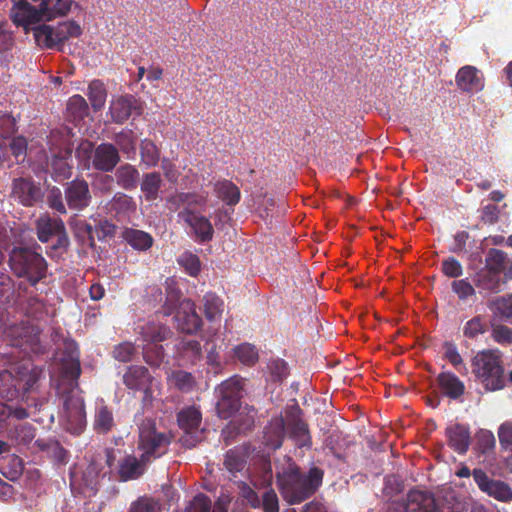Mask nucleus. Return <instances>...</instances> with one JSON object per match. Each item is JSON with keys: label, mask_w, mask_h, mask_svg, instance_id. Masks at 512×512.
<instances>
[{"label": "nucleus", "mask_w": 512, "mask_h": 512, "mask_svg": "<svg viewBox=\"0 0 512 512\" xmlns=\"http://www.w3.org/2000/svg\"><path fill=\"white\" fill-rule=\"evenodd\" d=\"M80 373L78 345L74 340H65L55 390L60 406L59 424L74 435L81 434L87 423L84 400L78 387Z\"/></svg>", "instance_id": "nucleus-1"}, {"label": "nucleus", "mask_w": 512, "mask_h": 512, "mask_svg": "<svg viewBox=\"0 0 512 512\" xmlns=\"http://www.w3.org/2000/svg\"><path fill=\"white\" fill-rule=\"evenodd\" d=\"M323 471L318 467H311L308 472H302L292 461H288L277 472V485L286 502L298 504L310 498L321 486Z\"/></svg>", "instance_id": "nucleus-2"}, {"label": "nucleus", "mask_w": 512, "mask_h": 512, "mask_svg": "<svg viewBox=\"0 0 512 512\" xmlns=\"http://www.w3.org/2000/svg\"><path fill=\"white\" fill-rule=\"evenodd\" d=\"M10 18L16 26L28 29L30 25L66 16L78 4L75 0H41L34 7L25 0H12Z\"/></svg>", "instance_id": "nucleus-3"}, {"label": "nucleus", "mask_w": 512, "mask_h": 512, "mask_svg": "<svg viewBox=\"0 0 512 512\" xmlns=\"http://www.w3.org/2000/svg\"><path fill=\"white\" fill-rule=\"evenodd\" d=\"M170 203L175 209L184 206L183 210L178 213V218L189 226L190 233L197 242L205 243L212 240L214 229L210 220L192 209L193 206H204L206 197L180 192L171 197Z\"/></svg>", "instance_id": "nucleus-4"}, {"label": "nucleus", "mask_w": 512, "mask_h": 512, "mask_svg": "<svg viewBox=\"0 0 512 512\" xmlns=\"http://www.w3.org/2000/svg\"><path fill=\"white\" fill-rule=\"evenodd\" d=\"M134 422L138 427V450L149 461L164 455L171 443L170 433L159 430L154 419L137 413Z\"/></svg>", "instance_id": "nucleus-5"}, {"label": "nucleus", "mask_w": 512, "mask_h": 512, "mask_svg": "<svg viewBox=\"0 0 512 512\" xmlns=\"http://www.w3.org/2000/svg\"><path fill=\"white\" fill-rule=\"evenodd\" d=\"M136 332L144 360L152 367H159L164 359L162 342L171 337L172 331L164 324L147 322L139 324Z\"/></svg>", "instance_id": "nucleus-6"}, {"label": "nucleus", "mask_w": 512, "mask_h": 512, "mask_svg": "<svg viewBox=\"0 0 512 512\" xmlns=\"http://www.w3.org/2000/svg\"><path fill=\"white\" fill-rule=\"evenodd\" d=\"M472 372L487 391H498L505 387L504 368L497 351L478 352L472 359Z\"/></svg>", "instance_id": "nucleus-7"}, {"label": "nucleus", "mask_w": 512, "mask_h": 512, "mask_svg": "<svg viewBox=\"0 0 512 512\" xmlns=\"http://www.w3.org/2000/svg\"><path fill=\"white\" fill-rule=\"evenodd\" d=\"M9 265L18 276L35 286L46 276L47 263L42 255L28 248L16 247L10 253Z\"/></svg>", "instance_id": "nucleus-8"}, {"label": "nucleus", "mask_w": 512, "mask_h": 512, "mask_svg": "<svg viewBox=\"0 0 512 512\" xmlns=\"http://www.w3.org/2000/svg\"><path fill=\"white\" fill-rule=\"evenodd\" d=\"M38 378L39 373L26 364L18 366L13 371L4 370L0 372V396L12 401L31 390Z\"/></svg>", "instance_id": "nucleus-9"}, {"label": "nucleus", "mask_w": 512, "mask_h": 512, "mask_svg": "<svg viewBox=\"0 0 512 512\" xmlns=\"http://www.w3.org/2000/svg\"><path fill=\"white\" fill-rule=\"evenodd\" d=\"M244 379L238 375L224 380L215 388L216 412L222 419L231 418L241 407Z\"/></svg>", "instance_id": "nucleus-10"}, {"label": "nucleus", "mask_w": 512, "mask_h": 512, "mask_svg": "<svg viewBox=\"0 0 512 512\" xmlns=\"http://www.w3.org/2000/svg\"><path fill=\"white\" fill-rule=\"evenodd\" d=\"M81 33L80 25L71 20L60 22L56 26L40 24L33 28L36 43L49 49L62 46L71 37H78Z\"/></svg>", "instance_id": "nucleus-11"}, {"label": "nucleus", "mask_w": 512, "mask_h": 512, "mask_svg": "<svg viewBox=\"0 0 512 512\" xmlns=\"http://www.w3.org/2000/svg\"><path fill=\"white\" fill-rule=\"evenodd\" d=\"M15 121L8 115L0 116V135L2 136L3 159L2 162L10 160L14 156L17 163L23 162L27 153V140L23 136L10 137L15 131Z\"/></svg>", "instance_id": "nucleus-12"}, {"label": "nucleus", "mask_w": 512, "mask_h": 512, "mask_svg": "<svg viewBox=\"0 0 512 512\" xmlns=\"http://www.w3.org/2000/svg\"><path fill=\"white\" fill-rule=\"evenodd\" d=\"M116 452L108 450L106 453V463L110 469H115L121 481L135 480L141 477L148 464L151 463L143 455L136 457L135 455H125L121 457L115 464Z\"/></svg>", "instance_id": "nucleus-13"}, {"label": "nucleus", "mask_w": 512, "mask_h": 512, "mask_svg": "<svg viewBox=\"0 0 512 512\" xmlns=\"http://www.w3.org/2000/svg\"><path fill=\"white\" fill-rule=\"evenodd\" d=\"M202 414L195 406H188L178 412L177 421L183 430L180 437L182 446L193 448L203 439V429H200Z\"/></svg>", "instance_id": "nucleus-14"}, {"label": "nucleus", "mask_w": 512, "mask_h": 512, "mask_svg": "<svg viewBox=\"0 0 512 512\" xmlns=\"http://www.w3.org/2000/svg\"><path fill=\"white\" fill-rule=\"evenodd\" d=\"M7 334L11 337L13 346L24 350L30 349L34 353H42L45 349L41 343L39 328L29 322L22 321L10 326Z\"/></svg>", "instance_id": "nucleus-15"}, {"label": "nucleus", "mask_w": 512, "mask_h": 512, "mask_svg": "<svg viewBox=\"0 0 512 512\" xmlns=\"http://www.w3.org/2000/svg\"><path fill=\"white\" fill-rule=\"evenodd\" d=\"M389 512H437L434 495L428 491L411 490L403 502L394 501Z\"/></svg>", "instance_id": "nucleus-16"}, {"label": "nucleus", "mask_w": 512, "mask_h": 512, "mask_svg": "<svg viewBox=\"0 0 512 512\" xmlns=\"http://www.w3.org/2000/svg\"><path fill=\"white\" fill-rule=\"evenodd\" d=\"M286 434L292 438L299 447H310L311 436L308 425L302 419V411L297 405H293L285 411Z\"/></svg>", "instance_id": "nucleus-17"}, {"label": "nucleus", "mask_w": 512, "mask_h": 512, "mask_svg": "<svg viewBox=\"0 0 512 512\" xmlns=\"http://www.w3.org/2000/svg\"><path fill=\"white\" fill-rule=\"evenodd\" d=\"M472 475L482 492L499 501L512 500V489L507 483L489 478L482 469H474Z\"/></svg>", "instance_id": "nucleus-18"}, {"label": "nucleus", "mask_w": 512, "mask_h": 512, "mask_svg": "<svg viewBox=\"0 0 512 512\" xmlns=\"http://www.w3.org/2000/svg\"><path fill=\"white\" fill-rule=\"evenodd\" d=\"M65 200L71 210L82 211L88 207L92 195L87 181L76 178L66 184Z\"/></svg>", "instance_id": "nucleus-19"}, {"label": "nucleus", "mask_w": 512, "mask_h": 512, "mask_svg": "<svg viewBox=\"0 0 512 512\" xmlns=\"http://www.w3.org/2000/svg\"><path fill=\"white\" fill-rule=\"evenodd\" d=\"M152 376L147 368L143 366H130L123 375V382L130 390L143 391V402L146 404L151 400L150 387Z\"/></svg>", "instance_id": "nucleus-20"}, {"label": "nucleus", "mask_w": 512, "mask_h": 512, "mask_svg": "<svg viewBox=\"0 0 512 512\" xmlns=\"http://www.w3.org/2000/svg\"><path fill=\"white\" fill-rule=\"evenodd\" d=\"M174 312L175 322L177 323L178 329L182 332L192 334L200 329L202 321L191 300H182Z\"/></svg>", "instance_id": "nucleus-21"}, {"label": "nucleus", "mask_w": 512, "mask_h": 512, "mask_svg": "<svg viewBox=\"0 0 512 512\" xmlns=\"http://www.w3.org/2000/svg\"><path fill=\"white\" fill-rule=\"evenodd\" d=\"M48 166L51 168L52 177L55 181L67 179L72 174V150L68 147L59 150L50 148Z\"/></svg>", "instance_id": "nucleus-22"}, {"label": "nucleus", "mask_w": 512, "mask_h": 512, "mask_svg": "<svg viewBox=\"0 0 512 512\" xmlns=\"http://www.w3.org/2000/svg\"><path fill=\"white\" fill-rule=\"evenodd\" d=\"M120 161L117 148L110 143H101L93 152L92 166L102 172H111Z\"/></svg>", "instance_id": "nucleus-23"}, {"label": "nucleus", "mask_w": 512, "mask_h": 512, "mask_svg": "<svg viewBox=\"0 0 512 512\" xmlns=\"http://www.w3.org/2000/svg\"><path fill=\"white\" fill-rule=\"evenodd\" d=\"M12 195L24 206H32L41 199L42 191L33 181L18 178L13 181Z\"/></svg>", "instance_id": "nucleus-24"}, {"label": "nucleus", "mask_w": 512, "mask_h": 512, "mask_svg": "<svg viewBox=\"0 0 512 512\" xmlns=\"http://www.w3.org/2000/svg\"><path fill=\"white\" fill-rule=\"evenodd\" d=\"M472 281L478 292L486 297L491 294L499 293L502 290L504 282L501 275L485 268L479 269L472 277Z\"/></svg>", "instance_id": "nucleus-25"}, {"label": "nucleus", "mask_w": 512, "mask_h": 512, "mask_svg": "<svg viewBox=\"0 0 512 512\" xmlns=\"http://www.w3.org/2000/svg\"><path fill=\"white\" fill-rule=\"evenodd\" d=\"M457 86L468 93H477L484 88L480 72L473 66L462 67L456 75Z\"/></svg>", "instance_id": "nucleus-26"}, {"label": "nucleus", "mask_w": 512, "mask_h": 512, "mask_svg": "<svg viewBox=\"0 0 512 512\" xmlns=\"http://www.w3.org/2000/svg\"><path fill=\"white\" fill-rule=\"evenodd\" d=\"M115 232V225L108 221L101 222L98 227H92L86 222H80L76 227L77 237H81L83 241L87 238V242L90 246L94 245L95 236L99 240H103L107 236H113Z\"/></svg>", "instance_id": "nucleus-27"}, {"label": "nucleus", "mask_w": 512, "mask_h": 512, "mask_svg": "<svg viewBox=\"0 0 512 512\" xmlns=\"http://www.w3.org/2000/svg\"><path fill=\"white\" fill-rule=\"evenodd\" d=\"M448 445L458 454L467 452L470 445L469 428L462 424H451L446 428Z\"/></svg>", "instance_id": "nucleus-28"}, {"label": "nucleus", "mask_w": 512, "mask_h": 512, "mask_svg": "<svg viewBox=\"0 0 512 512\" xmlns=\"http://www.w3.org/2000/svg\"><path fill=\"white\" fill-rule=\"evenodd\" d=\"M286 435L283 416L275 417L265 427L263 442L267 448L276 450L281 447Z\"/></svg>", "instance_id": "nucleus-29"}, {"label": "nucleus", "mask_w": 512, "mask_h": 512, "mask_svg": "<svg viewBox=\"0 0 512 512\" xmlns=\"http://www.w3.org/2000/svg\"><path fill=\"white\" fill-rule=\"evenodd\" d=\"M36 429L28 423L16 425L9 431V438L20 448L31 449L36 452L37 446H34Z\"/></svg>", "instance_id": "nucleus-30"}, {"label": "nucleus", "mask_w": 512, "mask_h": 512, "mask_svg": "<svg viewBox=\"0 0 512 512\" xmlns=\"http://www.w3.org/2000/svg\"><path fill=\"white\" fill-rule=\"evenodd\" d=\"M134 108V99L130 96H120L113 99L109 107L111 120L118 124L124 123L129 119Z\"/></svg>", "instance_id": "nucleus-31"}, {"label": "nucleus", "mask_w": 512, "mask_h": 512, "mask_svg": "<svg viewBox=\"0 0 512 512\" xmlns=\"http://www.w3.org/2000/svg\"><path fill=\"white\" fill-rule=\"evenodd\" d=\"M247 463V452L243 447H234L227 451L224 467L231 478L236 479L238 473H243Z\"/></svg>", "instance_id": "nucleus-32"}, {"label": "nucleus", "mask_w": 512, "mask_h": 512, "mask_svg": "<svg viewBox=\"0 0 512 512\" xmlns=\"http://www.w3.org/2000/svg\"><path fill=\"white\" fill-rule=\"evenodd\" d=\"M114 176L119 187L130 191L137 187L140 173L134 165L125 163L116 169Z\"/></svg>", "instance_id": "nucleus-33"}, {"label": "nucleus", "mask_w": 512, "mask_h": 512, "mask_svg": "<svg viewBox=\"0 0 512 512\" xmlns=\"http://www.w3.org/2000/svg\"><path fill=\"white\" fill-rule=\"evenodd\" d=\"M107 211L115 217L126 216L136 210V204L132 197L125 193L117 192L107 203Z\"/></svg>", "instance_id": "nucleus-34"}, {"label": "nucleus", "mask_w": 512, "mask_h": 512, "mask_svg": "<svg viewBox=\"0 0 512 512\" xmlns=\"http://www.w3.org/2000/svg\"><path fill=\"white\" fill-rule=\"evenodd\" d=\"M63 221L50 216H41L36 221L38 239L45 243L63 228Z\"/></svg>", "instance_id": "nucleus-35"}, {"label": "nucleus", "mask_w": 512, "mask_h": 512, "mask_svg": "<svg viewBox=\"0 0 512 512\" xmlns=\"http://www.w3.org/2000/svg\"><path fill=\"white\" fill-rule=\"evenodd\" d=\"M123 239L137 251H147L153 245V237L149 233L138 229H125Z\"/></svg>", "instance_id": "nucleus-36"}, {"label": "nucleus", "mask_w": 512, "mask_h": 512, "mask_svg": "<svg viewBox=\"0 0 512 512\" xmlns=\"http://www.w3.org/2000/svg\"><path fill=\"white\" fill-rule=\"evenodd\" d=\"M438 382L442 391L451 399H458L463 395L465 386L453 373L443 372L438 376Z\"/></svg>", "instance_id": "nucleus-37"}, {"label": "nucleus", "mask_w": 512, "mask_h": 512, "mask_svg": "<svg viewBox=\"0 0 512 512\" xmlns=\"http://www.w3.org/2000/svg\"><path fill=\"white\" fill-rule=\"evenodd\" d=\"M162 185L161 175L158 172H149L143 175L140 189L146 201L153 202L159 197Z\"/></svg>", "instance_id": "nucleus-38"}, {"label": "nucleus", "mask_w": 512, "mask_h": 512, "mask_svg": "<svg viewBox=\"0 0 512 512\" xmlns=\"http://www.w3.org/2000/svg\"><path fill=\"white\" fill-rule=\"evenodd\" d=\"M93 426L99 433H107L114 426L113 413L103 401L96 404Z\"/></svg>", "instance_id": "nucleus-39"}, {"label": "nucleus", "mask_w": 512, "mask_h": 512, "mask_svg": "<svg viewBox=\"0 0 512 512\" xmlns=\"http://www.w3.org/2000/svg\"><path fill=\"white\" fill-rule=\"evenodd\" d=\"M214 192L219 199L229 206L236 205L240 200L239 188L229 180L217 181L214 184Z\"/></svg>", "instance_id": "nucleus-40"}, {"label": "nucleus", "mask_w": 512, "mask_h": 512, "mask_svg": "<svg viewBox=\"0 0 512 512\" xmlns=\"http://www.w3.org/2000/svg\"><path fill=\"white\" fill-rule=\"evenodd\" d=\"M34 446H37L36 452H45L48 457L58 463H63L66 459V450L56 440L37 439L34 442Z\"/></svg>", "instance_id": "nucleus-41"}, {"label": "nucleus", "mask_w": 512, "mask_h": 512, "mask_svg": "<svg viewBox=\"0 0 512 512\" xmlns=\"http://www.w3.org/2000/svg\"><path fill=\"white\" fill-rule=\"evenodd\" d=\"M494 316L512 325V294L498 297L488 304Z\"/></svg>", "instance_id": "nucleus-42"}, {"label": "nucleus", "mask_w": 512, "mask_h": 512, "mask_svg": "<svg viewBox=\"0 0 512 512\" xmlns=\"http://www.w3.org/2000/svg\"><path fill=\"white\" fill-rule=\"evenodd\" d=\"M203 310L208 321H216L224 311V302L215 293L208 292L203 297Z\"/></svg>", "instance_id": "nucleus-43"}, {"label": "nucleus", "mask_w": 512, "mask_h": 512, "mask_svg": "<svg viewBox=\"0 0 512 512\" xmlns=\"http://www.w3.org/2000/svg\"><path fill=\"white\" fill-rule=\"evenodd\" d=\"M115 143L120 150L127 155L128 159H133L136 155V143L138 136L131 129H123L115 135Z\"/></svg>", "instance_id": "nucleus-44"}, {"label": "nucleus", "mask_w": 512, "mask_h": 512, "mask_svg": "<svg viewBox=\"0 0 512 512\" xmlns=\"http://www.w3.org/2000/svg\"><path fill=\"white\" fill-rule=\"evenodd\" d=\"M165 289H166V300L162 307V314L164 316H170L174 313V311L178 308L180 304L181 298V290L177 288L175 281L171 278H168L165 281Z\"/></svg>", "instance_id": "nucleus-45"}, {"label": "nucleus", "mask_w": 512, "mask_h": 512, "mask_svg": "<svg viewBox=\"0 0 512 512\" xmlns=\"http://www.w3.org/2000/svg\"><path fill=\"white\" fill-rule=\"evenodd\" d=\"M141 162L146 168L155 167L160 160V152L155 143L150 139H144L140 144Z\"/></svg>", "instance_id": "nucleus-46"}, {"label": "nucleus", "mask_w": 512, "mask_h": 512, "mask_svg": "<svg viewBox=\"0 0 512 512\" xmlns=\"http://www.w3.org/2000/svg\"><path fill=\"white\" fill-rule=\"evenodd\" d=\"M88 99L95 111L102 109L106 102V89L99 80L92 81L88 86Z\"/></svg>", "instance_id": "nucleus-47"}, {"label": "nucleus", "mask_w": 512, "mask_h": 512, "mask_svg": "<svg viewBox=\"0 0 512 512\" xmlns=\"http://www.w3.org/2000/svg\"><path fill=\"white\" fill-rule=\"evenodd\" d=\"M506 261L507 255L505 252L499 249L491 248L487 252L485 258V266L483 268L501 275L505 269Z\"/></svg>", "instance_id": "nucleus-48"}, {"label": "nucleus", "mask_w": 512, "mask_h": 512, "mask_svg": "<svg viewBox=\"0 0 512 512\" xmlns=\"http://www.w3.org/2000/svg\"><path fill=\"white\" fill-rule=\"evenodd\" d=\"M488 330L487 322L481 315L468 320L463 326V335L466 338L474 339Z\"/></svg>", "instance_id": "nucleus-49"}, {"label": "nucleus", "mask_w": 512, "mask_h": 512, "mask_svg": "<svg viewBox=\"0 0 512 512\" xmlns=\"http://www.w3.org/2000/svg\"><path fill=\"white\" fill-rule=\"evenodd\" d=\"M234 356L244 365L252 366L258 360V352L254 345L242 343L233 349Z\"/></svg>", "instance_id": "nucleus-50"}, {"label": "nucleus", "mask_w": 512, "mask_h": 512, "mask_svg": "<svg viewBox=\"0 0 512 512\" xmlns=\"http://www.w3.org/2000/svg\"><path fill=\"white\" fill-rule=\"evenodd\" d=\"M88 104L81 95H73L67 103V111L74 119H83L88 114Z\"/></svg>", "instance_id": "nucleus-51"}, {"label": "nucleus", "mask_w": 512, "mask_h": 512, "mask_svg": "<svg viewBox=\"0 0 512 512\" xmlns=\"http://www.w3.org/2000/svg\"><path fill=\"white\" fill-rule=\"evenodd\" d=\"M34 403H37V410L36 413H40V416H36V414L33 416V420L44 425L47 427H50L54 421H55V415L52 412L49 403L47 400H37L34 401Z\"/></svg>", "instance_id": "nucleus-52"}, {"label": "nucleus", "mask_w": 512, "mask_h": 512, "mask_svg": "<svg viewBox=\"0 0 512 512\" xmlns=\"http://www.w3.org/2000/svg\"><path fill=\"white\" fill-rule=\"evenodd\" d=\"M136 354L135 344L129 341L116 345L113 349V357L119 362H130Z\"/></svg>", "instance_id": "nucleus-53"}, {"label": "nucleus", "mask_w": 512, "mask_h": 512, "mask_svg": "<svg viewBox=\"0 0 512 512\" xmlns=\"http://www.w3.org/2000/svg\"><path fill=\"white\" fill-rule=\"evenodd\" d=\"M452 291L458 296V298L462 301L467 300L468 298L474 296L476 294V287L473 286L468 279H460L454 280L451 284Z\"/></svg>", "instance_id": "nucleus-54"}, {"label": "nucleus", "mask_w": 512, "mask_h": 512, "mask_svg": "<svg viewBox=\"0 0 512 512\" xmlns=\"http://www.w3.org/2000/svg\"><path fill=\"white\" fill-rule=\"evenodd\" d=\"M178 263L190 276H196L200 271V260L197 255L191 252H184L180 255Z\"/></svg>", "instance_id": "nucleus-55"}, {"label": "nucleus", "mask_w": 512, "mask_h": 512, "mask_svg": "<svg viewBox=\"0 0 512 512\" xmlns=\"http://www.w3.org/2000/svg\"><path fill=\"white\" fill-rule=\"evenodd\" d=\"M477 449L482 454H489L493 451L496 445L494 434L489 430H480L477 433Z\"/></svg>", "instance_id": "nucleus-56"}, {"label": "nucleus", "mask_w": 512, "mask_h": 512, "mask_svg": "<svg viewBox=\"0 0 512 512\" xmlns=\"http://www.w3.org/2000/svg\"><path fill=\"white\" fill-rule=\"evenodd\" d=\"M173 384L182 391H190L195 385L194 377L186 371H175L171 376Z\"/></svg>", "instance_id": "nucleus-57"}, {"label": "nucleus", "mask_w": 512, "mask_h": 512, "mask_svg": "<svg viewBox=\"0 0 512 512\" xmlns=\"http://www.w3.org/2000/svg\"><path fill=\"white\" fill-rule=\"evenodd\" d=\"M82 480L84 486L90 489L93 494L97 492V486L99 483V470L96 464L91 463L87 466L86 470L83 472Z\"/></svg>", "instance_id": "nucleus-58"}, {"label": "nucleus", "mask_w": 512, "mask_h": 512, "mask_svg": "<svg viewBox=\"0 0 512 512\" xmlns=\"http://www.w3.org/2000/svg\"><path fill=\"white\" fill-rule=\"evenodd\" d=\"M37 403H27V408L21 405H7L9 410L8 417H13L18 420H22L28 417H32L36 414Z\"/></svg>", "instance_id": "nucleus-59"}, {"label": "nucleus", "mask_w": 512, "mask_h": 512, "mask_svg": "<svg viewBox=\"0 0 512 512\" xmlns=\"http://www.w3.org/2000/svg\"><path fill=\"white\" fill-rule=\"evenodd\" d=\"M129 512H160V505L151 498H139L131 504Z\"/></svg>", "instance_id": "nucleus-60"}, {"label": "nucleus", "mask_w": 512, "mask_h": 512, "mask_svg": "<svg viewBox=\"0 0 512 512\" xmlns=\"http://www.w3.org/2000/svg\"><path fill=\"white\" fill-rule=\"evenodd\" d=\"M211 511V500L205 494L199 493L197 494L189 506L186 508L185 512H210Z\"/></svg>", "instance_id": "nucleus-61"}, {"label": "nucleus", "mask_w": 512, "mask_h": 512, "mask_svg": "<svg viewBox=\"0 0 512 512\" xmlns=\"http://www.w3.org/2000/svg\"><path fill=\"white\" fill-rule=\"evenodd\" d=\"M442 272L447 277L457 278L462 276L463 267L456 258L448 257L442 262Z\"/></svg>", "instance_id": "nucleus-62"}, {"label": "nucleus", "mask_w": 512, "mask_h": 512, "mask_svg": "<svg viewBox=\"0 0 512 512\" xmlns=\"http://www.w3.org/2000/svg\"><path fill=\"white\" fill-rule=\"evenodd\" d=\"M498 438L502 449H512V421H506L499 426Z\"/></svg>", "instance_id": "nucleus-63"}, {"label": "nucleus", "mask_w": 512, "mask_h": 512, "mask_svg": "<svg viewBox=\"0 0 512 512\" xmlns=\"http://www.w3.org/2000/svg\"><path fill=\"white\" fill-rule=\"evenodd\" d=\"M492 338L499 344L512 343V328L492 324Z\"/></svg>", "instance_id": "nucleus-64"}]
</instances>
